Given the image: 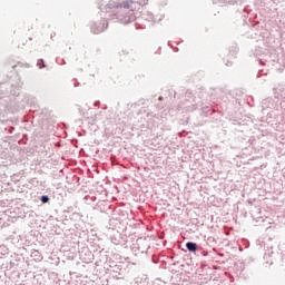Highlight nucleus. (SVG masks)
<instances>
[{
    "mask_svg": "<svg viewBox=\"0 0 285 285\" xmlns=\"http://www.w3.org/2000/svg\"><path fill=\"white\" fill-rule=\"evenodd\" d=\"M186 248H187V250H189V253H196L197 252V244L193 243V242H188L186 244Z\"/></svg>",
    "mask_w": 285,
    "mask_h": 285,
    "instance_id": "nucleus-1",
    "label": "nucleus"
},
{
    "mask_svg": "<svg viewBox=\"0 0 285 285\" xmlns=\"http://www.w3.org/2000/svg\"><path fill=\"white\" fill-rule=\"evenodd\" d=\"M49 200H50V198H48V196H42L41 197L42 204H48Z\"/></svg>",
    "mask_w": 285,
    "mask_h": 285,
    "instance_id": "nucleus-3",
    "label": "nucleus"
},
{
    "mask_svg": "<svg viewBox=\"0 0 285 285\" xmlns=\"http://www.w3.org/2000/svg\"><path fill=\"white\" fill-rule=\"evenodd\" d=\"M130 6H132V1H125L120 4V8H130Z\"/></svg>",
    "mask_w": 285,
    "mask_h": 285,
    "instance_id": "nucleus-2",
    "label": "nucleus"
}]
</instances>
